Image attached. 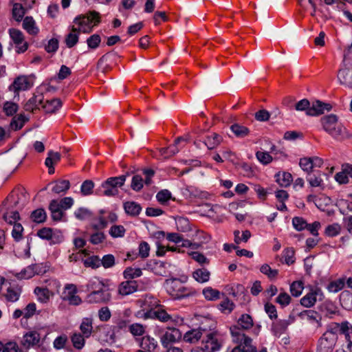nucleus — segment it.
<instances>
[{
	"label": "nucleus",
	"mask_w": 352,
	"mask_h": 352,
	"mask_svg": "<svg viewBox=\"0 0 352 352\" xmlns=\"http://www.w3.org/2000/svg\"><path fill=\"white\" fill-rule=\"evenodd\" d=\"M252 317L247 314H242L237 321V325L230 327L232 341L237 344L231 352H256V348L252 344V340L246 336L243 330L253 327Z\"/></svg>",
	"instance_id": "1"
},
{
	"label": "nucleus",
	"mask_w": 352,
	"mask_h": 352,
	"mask_svg": "<svg viewBox=\"0 0 352 352\" xmlns=\"http://www.w3.org/2000/svg\"><path fill=\"white\" fill-rule=\"evenodd\" d=\"M27 200L24 194L9 196L4 202L6 206V212L3 214L4 220L10 224L14 223L12 231V236L16 241H19L22 238L23 228L21 223H16L19 219V210H21L27 204Z\"/></svg>",
	"instance_id": "2"
},
{
	"label": "nucleus",
	"mask_w": 352,
	"mask_h": 352,
	"mask_svg": "<svg viewBox=\"0 0 352 352\" xmlns=\"http://www.w3.org/2000/svg\"><path fill=\"white\" fill-rule=\"evenodd\" d=\"M289 103L288 107H294L296 111L306 112V114L309 116H316L324 113V110L330 111L331 106L330 104L324 103L319 100H316L312 102L311 104L307 99H302L294 105L292 104V99H288Z\"/></svg>",
	"instance_id": "3"
},
{
	"label": "nucleus",
	"mask_w": 352,
	"mask_h": 352,
	"mask_svg": "<svg viewBox=\"0 0 352 352\" xmlns=\"http://www.w3.org/2000/svg\"><path fill=\"white\" fill-rule=\"evenodd\" d=\"M164 287L167 293L175 300L186 298L195 294V290L185 287L177 278L166 280Z\"/></svg>",
	"instance_id": "4"
},
{
	"label": "nucleus",
	"mask_w": 352,
	"mask_h": 352,
	"mask_svg": "<svg viewBox=\"0 0 352 352\" xmlns=\"http://www.w3.org/2000/svg\"><path fill=\"white\" fill-rule=\"evenodd\" d=\"M126 179V175L108 178L97 190L98 195L106 197L117 195L119 192L118 188L124 184Z\"/></svg>",
	"instance_id": "5"
},
{
	"label": "nucleus",
	"mask_w": 352,
	"mask_h": 352,
	"mask_svg": "<svg viewBox=\"0 0 352 352\" xmlns=\"http://www.w3.org/2000/svg\"><path fill=\"white\" fill-rule=\"evenodd\" d=\"M74 25L80 33H89L94 25L100 23V14L96 11L90 12L87 15H80L74 19Z\"/></svg>",
	"instance_id": "6"
},
{
	"label": "nucleus",
	"mask_w": 352,
	"mask_h": 352,
	"mask_svg": "<svg viewBox=\"0 0 352 352\" xmlns=\"http://www.w3.org/2000/svg\"><path fill=\"white\" fill-rule=\"evenodd\" d=\"M338 117L334 114L323 116L320 122L323 129L334 138L342 136L345 131L344 127L338 122Z\"/></svg>",
	"instance_id": "7"
},
{
	"label": "nucleus",
	"mask_w": 352,
	"mask_h": 352,
	"mask_svg": "<svg viewBox=\"0 0 352 352\" xmlns=\"http://www.w3.org/2000/svg\"><path fill=\"white\" fill-rule=\"evenodd\" d=\"M338 79L340 84L352 87V56L349 53L344 56L342 67L338 72Z\"/></svg>",
	"instance_id": "8"
},
{
	"label": "nucleus",
	"mask_w": 352,
	"mask_h": 352,
	"mask_svg": "<svg viewBox=\"0 0 352 352\" xmlns=\"http://www.w3.org/2000/svg\"><path fill=\"white\" fill-rule=\"evenodd\" d=\"M204 332V338L203 342L205 343V350L209 352H217L219 351L221 346V338L219 333L217 331H208L203 330Z\"/></svg>",
	"instance_id": "9"
},
{
	"label": "nucleus",
	"mask_w": 352,
	"mask_h": 352,
	"mask_svg": "<svg viewBox=\"0 0 352 352\" xmlns=\"http://www.w3.org/2000/svg\"><path fill=\"white\" fill-rule=\"evenodd\" d=\"M77 293L78 289L74 284H67L64 287L61 298L70 305L78 306L82 303V300Z\"/></svg>",
	"instance_id": "10"
},
{
	"label": "nucleus",
	"mask_w": 352,
	"mask_h": 352,
	"mask_svg": "<svg viewBox=\"0 0 352 352\" xmlns=\"http://www.w3.org/2000/svg\"><path fill=\"white\" fill-rule=\"evenodd\" d=\"M0 283L6 287V293L4 294L6 299L8 302H16L21 293V287L16 284H11L3 277L0 278Z\"/></svg>",
	"instance_id": "11"
},
{
	"label": "nucleus",
	"mask_w": 352,
	"mask_h": 352,
	"mask_svg": "<svg viewBox=\"0 0 352 352\" xmlns=\"http://www.w3.org/2000/svg\"><path fill=\"white\" fill-rule=\"evenodd\" d=\"M324 298V296L322 289L319 287H315L300 299V304L305 307L309 308L313 307L317 300L321 301Z\"/></svg>",
	"instance_id": "12"
},
{
	"label": "nucleus",
	"mask_w": 352,
	"mask_h": 352,
	"mask_svg": "<svg viewBox=\"0 0 352 352\" xmlns=\"http://www.w3.org/2000/svg\"><path fill=\"white\" fill-rule=\"evenodd\" d=\"M337 339L336 333L333 329L328 330L319 340V347L321 350L328 352L335 346Z\"/></svg>",
	"instance_id": "13"
},
{
	"label": "nucleus",
	"mask_w": 352,
	"mask_h": 352,
	"mask_svg": "<svg viewBox=\"0 0 352 352\" xmlns=\"http://www.w3.org/2000/svg\"><path fill=\"white\" fill-rule=\"evenodd\" d=\"M9 34L14 43L16 45L17 53H23L28 50V44L24 41V36L21 31L17 29L10 28L9 30Z\"/></svg>",
	"instance_id": "14"
},
{
	"label": "nucleus",
	"mask_w": 352,
	"mask_h": 352,
	"mask_svg": "<svg viewBox=\"0 0 352 352\" xmlns=\"http://www.w3.org/2000/svg\"><path fill=\"white\" fill-rule=\"evenodd\" d=\"M140 317L144 319L152 318L157 319L161 322H166L172 320V316L169 315L165 310L158 308L157 309L148 310L144 313H138Z\"/></svg>",
	"instance_id": "15"
},
{
	"label": "nucleus",
	"mask_w": 352,
	"mask_h": 352,
	"mask_svg": "<svg viewBox=\"0 0 352 352\" xmlns=\"http://www.w3.org/2000/svg\"><path fill=\"white\" fill-rule=\"evenodd\" d=\"M294 322V318L289 316L287 319L278 320L272 324L271 330L272 333L277 337L284 334L289 325Z\"/></svg>",
	"instance_id": "16"
},
{
	"label": "nucleus",
	"mask_w": 352,
	"mask_h": 352,
	"mask_svg": "<svg viewBox=\"0 0 352 352\" xmlns=\"http://www.w3.org/2000/svg\"><path fill=\"white\" fill-rule=\"evenodd\" d=\"M182 338V333L178 329H168L161 337V342L164 347L167 348L170 344L175 343Z\"/></svg>",
	"instance_id": "17"
},
{
	"label": "nucleus",
	"mask_w": 352,
	"mask_h": 352,
	"mask_svg": "<svg viewBox=\"0 0 352 352\" xmlns=\"http://www.w3.org/2000/svg\"><path fill=\"white\" fill-rule=\"evenodd\" d=\"M33 80L30 76H21L17 77L10 86V89L16 91H25L33 86Z\"/></svg>",
	"instance_id": "18"
},
{
	"label": "nucleus",
	"mask_w": 352,
	"mask_h": 352,
	"mask_svg": "<svg viewBox=\"0 0 352 352\" xmlns=\"http://www.w3.org/2000/svg\"><path fill=\"white\" fill-rule=\"evenodd\" d=\"M89 303H107L111 300V294L106 289L90 292L86 298Z\"/></svg>",
	"instance_id": "19"
},
{
	"label": "nucleus",
	"mask_w": 352,
	"mask_h": 352,
	"mask_svg": "<svg viewBox=\"0 0 352 352\" xmlns=\"http://www.w3.org/2000/svg\"><path fill=\"white\" fill-rule=\"evenodd\" d=\"M44 100V96L42 93L36 92L33 96L30 98L24 105V109L26 111L34 112L39 109Z\"/></svg>",
	"instance_id": "20"
},
{
	"label": "nucleus",
	"mask_w": 352,
	"mask_h": 352,
	"mask_svg": "<svg viewBox=\"0 0 352 352\" xmlns=\"http://www.w3.org/2000/svg\"><path fill=\"white\" fill-rule=\"evenodd\" d=\"M138 283L135 280H129L121 283L118 287V292L122 296H127L138 290Z\"/></svg>",
	"instance_id": "21"
},
{
	"label": "nucleus",
	"mask_w": 352,
	"mask_h": 352,
	"mask_svg": "<svg viewBox=\"0 0 352 352\" xmlns=\"http://www.w3.org/2000/svg\"><path fill=\"white\" fill-rule=\"evenodd\" d=\"M184 138L182 137L177 138L174 144L170 145L166 148H162L160 149V153L161 156H162L164 159H168L171 156L175 155L179 151V148L177 147V145L182 142L184 141Z\"/></svg>",
	"instance_id": "22"
},
{
	"label": "nucleus",
	"mask_w": 352,
	"mask_h": 352,
	"mask_svg": "<svg viewBox=\"0 0 352 352\" xmlns=\"http://www.w3.org/2000/svg\"><path fill=\"white\" fill-rule=\"evenodd\" d=\"M40 339V334L37 331H30L24 335L22 344L25 348H30L37 345Z\"/></svg>",
	"instance_id": "23"
},
{
	"label": "nucleus",
	"mask_w": 352,
	"mask_h": 352,
	"mask_svg": "<svg viewBox=\"0 0 352 352\" xmlns=\"http://www.w3.org/2000/svg\"><path fill=\"white\" fill-rule=\"evenodd\" d=\"M62 107V102L58 98H53L43 101L42 109L47 113H55Z\"/></svg>",
	"instance_id": "24"
},
{
	"label": "nucleus",
	"mask_w": 352,
	"mask_h": 352,
	"mask_svg": "<svg viewBox=\"0 0 352 352\" xmlns=\"http://www.w3.org/2000/svg\"><path fill=\"white\" fill-rule=\"evenodd\" d=\"M203 330H206L202 327L198 329H194L187 331L184 336V340L186 342L195 343L197 342L202 336H204V332Z\"/></svg>",
	"instance_id": "25"
},
{
	"label": "nucleus",
	"mask_w": 352,
	"mask_h": 352,
	"mask_svg": "<svg viewBox=\"0 0 352 352\" xmlns=\"http://www.w3.org/2000/svg\"><path fill=\"white\" fill-rule=\"evenodd\" d=\"M80 32L77 30L75 25L70 28V32L65 36V43L69 48L75 46L78 42Z\"/></svg>",
	"instance_id": "26"
},
{
	"label": "nucleus",
	"mask_w": 352,
	"mask_h": 352,
	"mask_svg": "<svg viewBox=\"0 0 352 352\" xmlns=\"http://www.w3.org/2000/svg\"><path fill=\"white\" fill-rule=\"evenodd\" d=\"M221 141V137L217 133H212V135L207 136L202 144H204L208 149H213L220 144ZM195 144L197 146L201 147V143L195 142Z\"/></svg>",
	"instance_id": "27"
},
{
	"label": "nucleus",
	"mask_w": 352,
	"mask_h": 352,
	"mask_svg": "<svg viewBox=\"0 0 352 352\" xmlns=\"http://www.w3.org/2000/svg\"><path fill=\"white\" fill-rule=\"evenodd\" d=\"M39 266L37 264L29 265L23 269L20 273L16 274L17 278L28 279L33 277L35 274H38Z\"/></svg>",
	"instance_id": "28"
},
{
	"label": "nucleus",
	"mask_w": 352,
	"mask_h": 352,
	"mask_svg": "<svg viewBox=\"0 0 352 352\" xmlns=\"http://www.w3.org/2000/svg\"><path fill=\"white\" fill-rule=\"evenodd\" d=\"M193 278L199 283H205L210 280V272L206 268L197 269L192 272Z\"/></svg>",
	"instance_id": "29"
},
{
	"label": "nucleus",
	"mask_w": 352,
	"mask_h": 352,
	"mask_svg": "<svg viewBox=\"0 0 352 352\" xmlns=\"http://www.w3.org/2000/svg\"><path fill=\"white\" fill-rule=\"evenodd\" d=\"M52 191L55 194L66 192L70 188V182L66 179L56 181L52 183Z\"/></svg>",
	"instance_id": "30"
},
{
	"label": "nucleus",
	"mask_w": 352,
	"mask_h": 352,
	"mask_svg": "<svg viewBox=\"0 0 352 352\" xmlns=\"http://www.w3.org/2000/svg\"><path fill=\"white\" fill-rule=\"evenodd\" d=\"M23 28L31 35H36L39 31L32 16L25 17L23 21Z\"/></svg>",
	"instance_id": "31"
},
{
	"label": "nucleus",
	"mask_w": 352,
	"mask_h": 352,
	"mask_svg": "<svg viewBox=\"0 0 352 352\" xmlns=\"http://www.w3.org/2000/svg\"><path fill=\"white\" fill-rule=\"evenodd\" d=\"M141 307H142V311L144 313L148 310L154 309V307H157V300L156 298L151 296H146L145 298L140 300Z\"/></svg>",
	"instance_id": "32"
},
{
	"label": "nucleus",
	"mask_w": 352,
	"mask_h": 352,
	"mask_svg": "<svg viewBox=\"0 0 352 352\" xmlns=\"http://www.w3.org/2000/svg\"><path fill=\"white\" fill-rule=\"evenodd\" d=\"M124 209L126 213L131 216L138 215L141 210V206L135 201H126L124 203Z\"/></svg>",
	"instance_id": "33"
},
{
	"label": "nucleus",
	"mask_w": 352,
	"mask_h": 352,
	"mask_svg": "<svg viewBox=\"0 0 352 352\" xmlns=\"http://www.w3.org/2000/svg\"><path fill=\"white\" fill-rule=\"evenodd\" d=\"M34 294L37 296L38 300L42 303H46L48 302L50 296H52V292L46 287H36L34 289Z\"/></svg>",
	"instance_id": "34"
},
{
	"label": "nucleus",
	"mask_w": 352,
	"mask_h": 352,
	"mask_svg": "<svg viewBox=\"0 0 352 352\" xmlns=\"http://www.w3.org/2000/svg\"><path fill=\"white\" fill-rule=\"evenodd\" d=\"M157 346V342L150 336H144L142 338L140 347L148 352L153 351Z\"/></svg>",
	"instance_id": "35"
},
{
	"label": "nucleus",
	"mask_w": 352,
	"mask_h": 352,
	"mask_svg": "<svg viewBox=\"0 0 352 352\" xmlns=\"http://www.w3.org/2000/svg\"><path fill=\"white\" fill-rule=\"evenodd\" d=\"M230 130L235 135L236 137L239 138H243L250 134V129L239 124H234L231 125Z\"/></svg>",
	"instance_id": "36"
},
{
	"label": "nucleus",
	"mask_w": 352,
	"mask_h": 352,
	"mask_svg": "<svg viewBox=\"0 0 352 352\" xmlns=\"http://www.w3.org/2000/svg\"><path fill=\"white\" fill-rule=\"evenodd\" d=\"M276 182L283 187L289 186L292 182V176L289 173L283 172L276 175Z\"/></svg>",
	"instance_id": "37"
},
{
	"label": "nucleus",
	"mask_w": 352,
	"mask_h": 352,
	"mask_svg": "<svg viewBox=\"0 0 352 352\" xmlns=\"http://www.w3.org/2000/svg\"><path fill=\"white\" fill-rule=\"evenodd\" d=\"M80 329L85 338H89L93 330L92 319L89 318H83L80 326Z\"/></svg>",
	"instance_id": "38"
},
{
	"label": "nucleus",
	"mask_w": 352,
	"mask_h": 352,
	"mask_svg": "<svg viewBox=\"0 0 352 352\" xmlns=\"http://www.w3.org/2000/svg\"><path fill=\"white\" fill-rule=\"evenodd\" d=\"M202 294L207 300L214 301L220 298V292L211 287L204 288Z\"/></svg>",
	"instance_id": "39"
},
{
	"label": "nucleus",
	"mask_w": 352,
	"mask_h": 352,
	"mask_svg": "<svg viewBox=\"0 0 352 352\" xmlns=\"http://www.w3.org/2000/svg\"><path fill=\"white\" fill-rule=\"evenodd\" d=\"M333 331L336 332L338 331L340 333L344 334L345 336V339L351 338L349 335V323L347 321H344L340 323H333Z\"/></svg>",
	"instance_id": "40"
},
{
	"label": "nucleus",
	"mask_w": 352,
	"mask_h": 352,
	"mask_svg": "<svg viewBox=\"0 0 352 352\" xmlns=\"http://www.w3.org/2000/svg\"><path fill=\"white\" fill-rule=\"evenodd\" d=\"M28 120V118L24 115L19 114L12 118V122H10V127L14 131L19 130L23 126L24 124Z\"/></svg>",
	"instance_id": "41"
},
{
	"label": "nucleus",
	"mask_w": 352,
	"mask_h": 352,
	"mask_svg": "<svg viewBox=\"0 0 352 352\" xmlns=\"http://www.w3.org/2000/svg\"><path fill=\"white\" fill-rule=\"evenodd\" d=\"M104 283L99 278L94 277L91 278L87 284V289L91 292H98L104 289Z\"/></svg>",
	"instance_id": "42"
},
{
	"label": "nucleus",
	"mask_w": 352,
	"mask_h": 352,
	"mask_svg": "<svg viewBox=\"0 0 352 352\" xmlns=\"http://www.w3.org/2000/svg\"><path fill=\"white\" fill-rule=\"evenodd\" d=\"M100 215L95 218L96 222L92 223L91 226L94 230H99L104 229L107 225L108 221L106 217L103 216L104 211L102 210L100 211Z\"/></svg>",
	"instance_id": "43"
},
{
	"label": "nucleus",
	"mask_w": 352,
	"mask_h": 352,
	"mask_svg": "<svg viewBox=\"0 0 352 352\" xmlns=\"http://www.w3.org/2000/svg\"><path fill=\"white\" fill-rule=\"evenodd\" d=\"M31 219L37 223H43L47 218V214L43 208H38L32 212Z\"/></svg>",
	"instance_id": "44"
},
{
	"label": "nucleus",
	"mask_w": 352,
	"mask_h": 352,
	"mask_svg": "<svg viewBox=\"0 0 352 352\" xmlns=\"http://www.w3.org/2000/svg\"><path fill=\"white\" fill-rule=\"evenodd\" d=\"M344 286V280L339 278L334 281H331L327 287V290L331 293H336L343 289Z\"/></svg>",
	"instance_id": "45"
},
{
	"label": "nucleus",
	"mask_w": 352,
	"mask_h": 352,
	"mask_svg": "<svg viewBox=\"0 0 352 352\" xmlns=\"http://www.w3.org/2000/svg\"><path fill=\"white\" fill-rule=\"evenodd\" d=\"M167 265H168V264L166 263L163 261H157L154 263L153 271L157 275L163 276H166L168 272Z\"/></svg>",
	"instance_id": "46"
},
{
	"label": "nucleus",
	"mask_w": 352,
	"mask_h": 352,
	"mask_svg": "<svg viewBox=\"0 0 352 352\" xmlns=\"http://www.w3.org/2000/svg\"><path fill=\"white\" fill-rule=\"evenodd\" d=\"M75 217L80 221L88 219L92 216V212L90 210L87 208H79L74 212Z\"/></svg>",
	"instance_id": "47"
},
{
	"label": "nucleus",
	"mask_w": 352,
	"mask_h": 352,
	"mask_svg": "<svg viewBox=\"0 0 352 352\" xmlns=\"http://www.w3.org/2000/svg\"><path fill=\"white\" fill-rule=\"evenodd\" d=\"M85 338L80 333H74L71 338L74 348L77 349H82L85 343Z\"/></svg>",
	"instance_id": "48"
},
{
	"label": "nucleus",
	"mask_w": 352,
	"mask_h": 352,
	"mask_svg": "<svg viewBox=\"0 0 352 352\" xmlns=\"http://www.w3.org/2000/svg\"><path fill=\"white\" fill-rule=\"evenodd\" d=\"M60 154L58 152H54L53 151H50L47 153V157L45 159V166H50L56 164L60 160Z\"/></svg>",
	"instance_id": "49"
},
{
	"label": "nucleus",
	"mask_w": 352,
	"mask_h": 352,
	"mask_svg": "<svg viewBox=\"0 0 352 352\" xmlns=\"http://www.w3.org/2000/svg\"><path fill=\"white\" fill-rule=\"evenodd\" d=\"M235 305L229 298H226L219 305V309L223 313L230 314L234 309Z\"/></svg>",
	"instance_id": "50"
},
{
	"label": "nucleus",
	"mask_w": 352,
	"mask_h": 352,
	"mask_svg": "<svg viewBox=\"0 0 352 352\" xmlns=\"http://www.w3.org/2000/svg\"><path fill=\"white\" fill-rule=\"evenodd\" d=\"M18 104L10 101L4 102L3 107V111L8 116H13L18 111Z\"/></svg>",
	"instance_id": "51"
},
{
	"label": "nucleus",
	"mask_w": 352,
	"mask_h": 352,
	"mask_svg": "<svg viewBox=\"0 0 352 352\" xmlns=\"http://www.w3.org/2000/svg\"><path fill=\"white\" fill-rule=\"evenodd\" d=\"M142 274L140 268L127 267L123 273L124 277L126 279H133L141 276Z\"/></svg>",
	"instance_id": "52"
},
{
	"label": "nucleus",
	"mask_w": 352,
	"mask_h": 352,
	"mask_svg": "<svg viewBox=\"0 0 352 352\" xmlns=\"http://www.w3.org/2000/svg\"><path fill=\"white\" fill-rule=\"evenodd\" d=\"M126 230L123 226L114 225L111 227L109 233L113 238L122 237L124 236Z\"/></svg>",
	"instance_id": "53"
},
{
	"label": "nucleus",
	"mask_w": 352,
	"mask_h": 352,
	"mask_svg": "<svg viewBox=\"0 0 352 352\" xmlns=\"http://www.w3.org/2000/svg\"><path fill=\"white\" fill-rule=\"evenodd\" d=\"M86 267L98 268L100 266V259L98 256H92L83 260Z\"/></svg>",
	"instance_id": "54"
},
{
	"label": "nucleus",
	"mask_w": 352,
	"mask_h": 352,
	"mask_svg": "<svg viewBox=\"0 0 352 352\" xmlns=\"http://www.w3.org/2000/svg\"><path fill=\"white\" fill-rule=\"evenodd\" d=\"M234 242L236 244H239L241 241L247 242L248 239L251 237V232L246 230L242 232V235L240 236V232L239 230H235L234 232Z\"/></svg>",
	"instance_id": "55"
},
{
	"label": "nucleus",
	"mask_w": 352,
	"mask_h": 352,
	"mask_svg": "<svg viewBox=\"0 0 352 352\" xmlns=\"http://www.w3.org/2000/svg\"><path fill=\"white\" fill-rule=\"evenodd\" d=\"M143 186H144V179L142 177V176H140L139 175H135L132 177V181H131V188L133 190L138 192L143 188Z\"/></svg>",
	"instance_id": "56"
},
{
	"label": "nucleus",
	"mask_w": 352,
	"mask_h": 352,
	"mask_svg": "<svg viewBox=\"0 0 352 352\" xmlns=\"http://www.w3.org/2000/svg\"><path fill=\"white\" fill-rule=\"evenodd\" d=\"M260 271L261 273L267 276V277L271 279L276 278L278 274V270L272 269L267 264H263L261 265Z\"/></svg>",
	"instance_id": "57"
},
{
	"label": "nucleus",
	"mask_w": 352,
	"mask_h": 352,
	"mask_svg": "<svg viewBox=\"0 0 352 352\" xmlns=\"http://www.w3.org/2000/svg\"><path fill=\"white\" fill-rule=\"evenodd\" d=\"M341 231V226L338 223H333L328 226L325 229V234L330 237L338 235Z\"/></svg>",
	"instance_id": "58"
},
{
	"label": "nucleus",
	"mask_w": 352,
	"mask_h": 352,
	"mask_svg": "<svg viewBox=\"0 0 352 352\" xmlns=\"http://www.w3.org/2000/svg\"><path fill=\"white\" fill-rule=\"evenodd\" d=\"M256 159L263 164L266 165L270 163L273 157L265 151H257L256 153Z\"/></svg>",
	"instance_id": "59"
},
{
	"label": "nucleus",
	"mask_w": 352,
	"mask_h": 352,
	"mask_svg": "<svg viewBox=\"0 0 352 352\" xmlns=\"http://www.w3.org/2000/svg\"><path fill=\"white\" fill-rule=\"evenodd\" d=\"M24 14L25 11L22 6L19 3L14 4L12 8V16L14 19L17 21H20L23 19Z\"/></svg>",
	"instance_id": "60"
},
{
	"label": "nucleus",
	"mask_w": 352,
	"mask_h": 352,
	"mask_svg": "<svg viewBox=\"0 0 352 352\" xmlns=\"http://www.w3.org/2000/svg\"><path fill=\"white\" fill-rule=\"evenodd\" d=\"M290 296L285 292H280L276 299V302L282 307L287 306L291 302Z\"/></svg>",
	"instance_id": "61"
},
{
	"label": "nucleus",
	"mask_w": 352,
	"mask_h": 352,
	"mask_svg": "<svg viewBox=\"0 0 352 352\" xmlns=\"http://www.w3.org/2000/svg\"><path fill=\"white\" fill-rule=\"evenodd\" d=\"M94 187V184L91 180H85L81 185L80 192L85 196L91 195Z\"/></svg>",
	"instance_id": "62"
},
{
	"label": "nucleus",
	"mask_w": 352,
	"mask_h": 352,
	"mask_svg": "<svg viewBox=\"0 0 352 352\" xmlns=\"http://www.w3.org/2000/svg\"><path fill=\"white\" fill-rule=\"evenodd\" d=\"M292 224L294 228L298 231L305 230L307 226V222L302 218L295 217L292 219Z\"/></svg>",
	"instance_id": "63"
},
{
	"label": "nucleus",
	"mask_w": 352,
	"mask_h": 352,
	"mask_svg": "<svg viewBox=\"0 0 352 352\" xmlns=\"http://www.w3.org/2000/svg\"><path fill=\"white\" fill-rule=\"evenodd\" d=\"M2 352H25L19 348L15 342H8L3 344Z\"/></svg>",
	"instance_id": "64"
}]
</instances>
